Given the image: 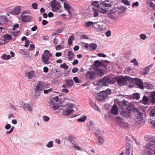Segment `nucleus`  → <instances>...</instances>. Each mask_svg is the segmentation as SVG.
<instances>
[{"label": "nucleus", "mask_w": 155, "mask_h": 155, "mask_svg": "<svg viewBox=\"0 0 155 155\" xmlns=\"http://www.w3.org/2000/svg\"><path fill=\"white\" fill-rule=\"evenodd\" d=\"M145 140L148 142L144 146V151L149 154H155L154 148L155 147V138L151 135L145 137Z\"/></svg>", "instance_id": "nucleus-1"}, {"label": "nucleus", "mask_w": 155, "mask_h": 155, "mask_svg": "<svg viewBox=\"0 0 155 155\" xmlns=\"http://www.w3.org/2000/svg\"><path fill=\"white\" fill-rule=\"evenodd\" d=\"M95 98L98 101H101L105 99L107 97V89L102 91L96 94Z\"/></svg>", "instance_id": "nucleus-2"}, {"label": "nucleus", "mask_w": 155, "mask_h": 155, "mask_svg": "<svg viewBox=\"0 0 155 155\" xmlns=\"http://www.w3.org/2000/svg\"><path fill=\"white\" fill-rule=\"evenodd\" d=\"M119 14V11L114 9L108 11L107 15L110 18L114 19L118 17Z\"/></svg>", "instance_id": "nucleus-3"}, {"label": "nucleus", "mask_w": 155, "mask_h": 155, "mask_svg": "<svg viewBox=\"0 0 155 155\" xmlns=\"http://www.w3.org/2000/svg\"><path fill=\"white\" fill-rule=\"evenodd\" d=\"M143 118V116L142 113L137 112L135 114L134 120L136 124H140L142 123Z\"/></svg>", "instance_id": "nucleus-4"}, {"label": "nucleus", "mask_w": 155, "mask_h": 155, "mask_svg": "<svg viewBox=\"0 0 155 155\" xmlns=\"http://www.w3.org/2000/svg\"><path fill=\"white\" fill-rule=\"evenodd\" d=\"M96 85L100 86V87L107 86V76L97 81L96 82Z\"/></svg>", "instance_id": "nucleus-5"}, {"label": "nucleus", "mask_w": 155, "mask_h": 155, "mask_svg": "<svg viewBox=\"0 0 155 155\" xmlns=\"http://www.w3.org/2000/svg\"><path fill=\"white\" fill-rule=\"evenodd\" d=\"M48 84H45L44 85L42 81H39L38 83L36 86L35 88V91L36 92L37 91H42L44 89L43 86L46 87V86H48Z\"/></svg>", "instance_id": "nucleus-6"}, {"label": "nucleus", "mask_w": 155, "mask_h": 155, "mask_svg": "<svg viewBox=\"0 0 155 155\" xmlns=\"http://www.w3.org/2000/svg\"><path fill=\"white\" fill-rule=\"evenodd\" d=\"M116 80L120 85H126L125 76L124 77L121 76L117 77L116 78Z\"/></svg>", "instance_id": "nucleus-7"}, {"label": "nucleus", "mask_w": 155, "mask_h": 155, "mask_svg": "<svg viewBox=\"0 0 155 155\" xmlns=\"http://www.w3.org/2000/svg\"><path fill=\"white\" fill-rule=\"evenodd\" d=\"M21 21L23 22H28L31 21L32 17L29 15H24L21 17Z\"/></svg>", "instance_id": "nucleus-8"}, {"label": "nucleus", "mask_w": 155, "mask_h": 155, "mask_svg": "<svg viewBox=\"0 0 155 155\" xmlns=\"http://www.w3.org/2000/svg\"><path fill=\"white\" fill-rule=\"evenodd\" d=\"M120 114L123 117L126 118H128L131 116V112L127 110L124 109H122L120 112Z\"/></svg>", "instance_id": "nucleus-9"}, {"label": "nucleus", "mask_w": 155, "mask_h": 155, "mask_svg": "<svg viewBox=\"0 0 155 155\" xmlns=\"http://www.w3.org/2000/svg\"><path fill=\"white\" fill-rule=\"evenodd\" d=\"M21 7L20 6H17L15 9L12 10L11 13L14 15L19 14L21 12Z\"/></svg>", "instance_id": "nucleus-10"}, {"label": "nucleus", "mask_w": 155, "mask_h": 155, "mask_svg": "<svg viewBox=\"0 0 155 155\" xmlns=\"http://www.w3.org/2000/svg\"><path fill=\"white\" fill-rule=\"evenodd\" d=\"M134 82L140 88L142 89H144L143 83L140 79L135 78L134 79Z\"/></svg>", "instance_id": "nucleus-11"}, {"label": "nucleus", "mask_w": 155, "mask_h": 155, "mask_svg": "<svg viewBox=\"0 0 155 155\" xmlns=\"http://www.w3.org/2000/svg\"><path fill=\"white\" fill-rule=\"evenodd\" d=\"M41 59L43 62L45 64H49L50 62L49 61V58L47 55H45L43 54L42 55Z\"/></svg>", "instance_id": "nucleus-12"}, {"label": "nucleus", "mask_w": 155, "mask_h": 155, "mask_svg": "<svg viewBox=\"0 0 155 155\" xmlns=\"http://www.w3.org/2000/svg\"><path fill=\"white\" fill-rule=\"evenodd\" d=\"M89 76V79L91 80H94L96 78V75L93 71H88L87 72L86 76Z\"/></svg>", "instance_id": "nucleus-13"}, {"label": "nucleus", "mask_w": 155, "mask_h": 155, "mask_svg": "<svg viewBox=\"0 0 155 155\" xmlns=\"http://www.w3.org/2000/svg\"><path fill=\"white\" fill-rule=\"evenodd\" d=\"M74 111V110L73 109H71L70 110L63 109L62 114L65 116H68L73 114Z\"/></svg>", "instance_id": "nucleus-14"}, {"label": "nucleus", "mask_w": 155, "mask_h": 155, "mask_svg": "<svg viewBox=\"0 0 155 155\" xmlns=\"http://www.w3.org/2000/svg\"><path fill=\"white\" fill-rule=\"evenodd\" d=\"M116 80V79H115V77L113 75L112 76H108L107 78V83L114 84Z\"/></svg>", "instance_id": "nucleus-15"}, {"label": "nucleus", "mask_w": 155, "mask_h": 155, "mask_svg": "<svg viewBox=\"0 0 155 155\" xmlns=\"http://www.w3.org/2000/svg\"><path fill=\"white\" fill-rule=\"evenodd\" d=\"M95 73L98 76H102L104 75V72L99 68H95Z\"/></svg>", "instance_id": "nucleus-16"}, {"label": "nucleus", "mask_w": 155, "mask_h": 155, "mask_svg": "<svg viewBox=\"0 0 155 155\" xmlns=\"http://www.w3.org/2000/svg\"><path fill=\"white\" fill-rule=\"evenodd\" d=\"M65 81H66V84L67 87L69 88H71L74 85L73 81L72 79L69 80L65 79Z\"/></svg>", "instance_id": "nucleus-17"}, {"label": "nucleus", "mask_w": 155, "mask_h": 155, "mask_svg": "<svg viewBox=\"0 0 155 155\" xmlns=\"http://www.w3.org/2000/svg\"><path fill=\"white\" fill-rule=\"evenodd\" d=\"M131 150V144L130 143H127L126 146L125 153L127 155H129L130 154Z\"/></svg>", "instance_id": "nucleus-18"}, {"label": "nucleus", "mask_w": 155, "mask_h": 155, "mask_svg": "<svg viewBox=\"0 0 155 155\" xmlns=\"http://www.w3.org/2000/svg\"><path fill=\"white\" fill-rule=\"evenodd\" d=\"M118 109L117 105L114 104L111 109V112L114 115H116L118 114Z\"/></svg>", "instance_id": "nucleus-19"}, {"label": "nucleus", "mask_w": 155, "mask_h": 155, "mask_svg": "<svg viewBox=\"0 0 155 155\" xmlns=\"http://www.w3.org/2000/svg\"><path fill=\"white\" fill-rule=\"evenodd\" d=\"M22 107L25 110H29L30 111H31L32 110V108L29 104H26L24 103L22 106Z\"/></svg>", "instance_id": "nucleus-20"}, {"label": "nucleus", "mask_w": 155, "mask_h": 155, "mask_svg": "<svg viewBox=\"0 0 155 155\" xmlns=\"http://www.w3.org/2000/svg\"><path fill=\"white\" fill-rule=\"evenodd\" d=\"M35 74V72L31 70L30 71L27 72V74L29 79H31L33 77L35 78L36 75L34 74Z\"/></svg>", "instance_id": "nucleus-21"}, {"label": "nucleus", "mask_w": 155, "mask_h": 155, "mask_svg": "<svg viewBox=\"0 0 155 155\" xmlns=\"http://www.w3.org/2000/svg\"><path fill=\"white\" fill-rule=\"evenodd\" d=\"M150 99L152 103H155V91L150 93Z\"/></svg>", "instance_id": "nucleus-22"}, {"label": "nucleus", "mask_w": 155, "mask_h": 155, "mask_svg": "<svg viewBox=\"0 0 155 155\" xmlns=\"http://www.w3.org/2000/svg\"><path fill=\"white\" fill-rule=\"evenodd\" d=\"M97 45L96 44L92 43L90 44L89 47L88 48L90 51H94L96 49L97 47Z\"/></svg>", "instance_id": "nucleus-23"}, {"label": "nucleus", "mask_w": 155, "mask_h": 155, "mask_svg": "<svg viewBox=\"0 0 155 155\" xmlns=\"http://www.w3.org/2000/svg\"><path fill=\"white\" fill-rule=\"evenodd\" d=\"M126 84L130 83H134V79L127 76H125Z\"/></svg>", "instance_id": "nucleus-24"}, {"label": "nucleus", "mask_w": 155, "mask_h": 155, "mask_svg": "<svg viewBox=\"0 0 155 155\" xmlns=\"http://www.w3.org/2000/svg\"><path fill=\"white\" fill-rule=\"evenodd\" d=\"M74 107V105L72 103H69L66 104L64 107L65 108V110H70L71 108H73Z\"/></svg>", "instance_id": "nucleus-25"}, {"label": "nucleus", "mask_w": 155, "mask_h": 155, "mask_svg": "<svg viewBox=\"0 0 155 155\" xmlns=\"http://www.w3.org/2000/svg\"><path fill=\"white\" fill-rule=\"evenodd\" d=\"M118 125L120 127L122 128H126L130 127L129 125L128 124L123 122L121 123H120Z\"/></svg>", "instance_id": "nucleus-26"}, {"label": "nucleus", "mask_w": 155, "mask_h": 155, "mask_svg": "<svg viewBox=\"0 0 155 155\" xmlns=\"http://www.w3.org/2000/svg\"><path fill=\"white\" fill-rule=\"evenodd\" d=\"M75 38V37L74 35H71L69 38L68 40V44L69 46H71L72 43V41H73Z\"/></svg>", "instance_id": "nucleus-27"}, {"label": "nucleus", "mask_w": 155, "mask_h": 155, "mask_svg": "<svg viewBox=\"0 0 155 155\" xmlns=\"http://www.w3.org/2000/svg\"><path fill=\"white\" fill-rule=\"evenodd\" d=\"M91 5L95 6L97 8H100V5L99 2L97 1H94L92 2Z\"/></svg>", "instance_id": "nucleus-28"}, {"label": "nucleus", "mask_w": 155, "mask_h": 155, "mask_svg": "<svg viewBox=\"0 0 155 155\" xmlns=\"http://www.w3.org/2000/svg\"><path fill=\"white\" fill-rule=\"evenodd\" d=\"M99 5L100 7L104 8L107 7V0H105L104 1H99Z\"/></svg>", "instance_id": "nucleus-29"}, {"label": "nucleus", "mask_w": 155, "mask_h": 155, "mask_svg": "<svg viewBox=\"0 0 155 155\" xmlns=\"http://www.w3.org/2000/svg\"><path fill=\"white\" fill-rule=\"evenodd\" d=\"M74 55V53L72 51H70L68 52V58L70 60H71Z\"/></svg>", "instance_id": "nucleus-30"}, {"label": "nucleus", "mask_w": 155, "mask_h": 155, "mask_svg": "<svg viewBox=\"0 0 155 155\" xmlns=\"http://www.w3.org/2000/svg\"><path fill=\"white\" fill-rule=\"evenodd\" d=\"M132 98L133 99L139 100L140 98V94L138 93H134L133 94Z\"/></svg>", "instance_id": "nucleus-31"}, {"label": "nucleus", "mask_w": 155, "mask_h": 155, "mask_svg": "<svg viewBox=\"0 0 155 155\" xmlns=\"http://www.w3.org/2000/svg\"><path fill=\"white\" fill-rule=\"evenodd\" d=\"M94 64L96 66V68H99L102 64V62L100 60H96L94 61Z\"/></svg>", "instance_id": "nucleus-32"}, {"label": "nucleus", "mask_w": 155, "mask_h": 155, "mask_svg": "<svg viewBox=\"0 0 155 155\" xmlns=\"http://www.w3.org/2000/svg\"><path fill=\"white\" fill-rule=\"evenodd\" d=\"M3 38L8 40H11L12 39L11 35L8 34L4 35L3 36Z\"/></svg>", "instance_id": "nucleus-33"}, {"label": "nucleus", "mask_w": 155, "mask_h": 155, "mask_svg": "<svg viewBox=\"0 0 155 155\" xmlns=\"http://www.w3.org/2000/svg\"><path fill=\"white\" fill-rule=\"evenodd\" d=\"M34 93L35 95L33 96V98L34 99H37L39 97L41 92H38V91H37L36 92L35 91Z\"/></svg>", "instance_id": "nucleus-34"}, {"label": "nucleus", "mask_w": 155, "mask_h": 155, "mask_svg": "<svg viewBox=\"0 0 155 155\" xmlns=\"http://www.w3.org/2000/svg\"><path fill=\"white\" fill-rule=\"evenodd\" d=\"M87 125L89 128V130H90L93 128L94 125L92 121H89L87 123Z\"/></svg>", "instance_id": "nucleus-35"}, {"label": "nucleus", "mask_w": 155, "mask_h": 155, "mask_svg": "<svg viewBox=\"0 0 155 155\" xmlns=\"http://www.w3.org/2000/svg\"><path fill=\"white\" fill-rule=\"evenodd\" d=\"M149 100L147 97L144 96L143 99L142 100V102L144 104H147Z\"/></svg>", "instance_id": "nucleus-36"}, {"label": "nucleus", "mask_w": 155, "mask_h": 155, "mask_svg": "<svg viewBox=\"0 0 155 155\" xmlns=\"http://www.w3.org/2000/svg\"><path fill=\"white\" fill-rule=\"evenodd\" d=\"M59 5H55V6L51 8V10L54 12H57L59 9Z\"/></svg>", "instance_id": "nucleus-37"}, {"label": "nucleus", "mask_w": 155, "mask_h": 155, "mask_svg": "<svg viewBox=\"0 0 155 155\" xmlns=\"http://www.w3.org/2000/svg\"><path fill=\"white\" fill-rule=\"evenodd\" d=\"M94 24V23L91 21H88L87 22H86L84 26L86 28H88L92 25H93Z\"/></svg>", "instance_id": "nucleus-38"}, {"label": "nucleus", "mask_w": 155, "mask_h": 155, "mask_svg": "<svg viewBox=\"0 0 155 155\" xmlns=\"http://www.w3.org/2000/svg\"><path fill=\"white\" fill-rule=\"evenodd\" d=\"M115 121L118 123L119 124L120 123H121L123 122V119L120 117H117L115 119Z\"/></svg>", "instance_id": "nucleus-39"}, {"label": "nucleus", "mask_w": 155, "mask_h": 155, "mask_svg": "<svg viewBox=\"0 0 155 155\" xmlns=\"http://www.w3.org/2000/svg\"><path fill=\"white\" fill-rule=\"evenodd\" d=\"M97 138H98V142L99 143V145H102L104 141V138L100 136L98 137Z\"/></svg>", "instance_id": "nucleus-40"}, {"label": "nucleus", "mask_w": 155, "mask_h": 155, "mask_svg": "<svg viewBox=\"0 0 155 155\" xmlns=\"http://www.w3.org/2000/svg\"><path fill=\"white\" fill-rule=\"evenodd\" d=\"M1 57L2 59L4 60H8L10 58L11 56L10 55H7L4 54Z\"/></svg>", "instance_id": "nucleus-41"}, {"label": "nucleus", "mask_w": 155, "mask_h": 155, "mask_svg": "<svg viewBox=\"0 0 155 155\" xmlns=\"http://www.w3.org/2000/svg\"><path fill=\"white\" fill-rule=\"evenodd\" d=\"M87 118V117L86 116H84L78 119L77 121L79 122H84Z\"/></svg>", "instance_id": "nucleus-42"}, {"label": "nucleus", "mask_w": 155, "mask_h": 155, "mask_svg": "<svg viewBox=\"0 0 155 155\" xmlns=\"http://www.w3.org/2000/svg\"><path fill=\"white\" fill-rule=\"evenodd\" d=\"M91 106L95 110H98V107L94 103H91L90 104Z\"/></svg>", "instance_id": "nucleus-43"}, {"label": "nucleus", "mask_w": 155, "mask_h": 155, "mask_svg": "<svg viewBox=\"0 0 155 155\" xmlns=\"http://www.w3.org/2000/svg\"><path fill=\"white\" fill-rule=\"evenodd\" d=\"M55 5H58L56 3V1L55 0H54L51 2L50 6L51 8L54 7Z\"/></svg>", "instance_id": "nucleus-44"}, {"label": "nucleus", "mask_w": 155, "mask_h": 155, "mask_svg": "<svg viewBox=\"0 0 155 155\" xmlns=\"http://www.w3.org/2000/svg\"><path fill=\"white\" fill-rule=\"evenodd\" d=\"M64 8L66 10L70 9V6L66 2H64Z\"/></svg>", "instance_id": "nucleus-45"}, {"label": "nucleus", "mask_w": 155, "mask_h": 155, "mask_svg": "<svg viewBox=\"0 0 155 155\" xmlns=\"http://www.w3.org/2000/svg\"><path fill=\"white\" fill-rule=\"evenodd\" d=\"M134 109V106L132 105H128L127 108V110L130 112L132 111Z\"/></svg>", "instance_id": "nucleus-46"}, {"label": "nucleus", "mask_w": 155, "mask_h": 155, "mask_svg": "<svg viewBox=\"0 0 155 155\" xmlns=\"http://www.w3.org/2000/svg\"><path fill=\"white\" fill-rule=\"evenodd\" d=\"M103 8H98V11L100 13L106 14L107 13V10L104 9Z\"/></svg>", "instance_id": "nucleus-47"}, {"label": "nucleus", "mask_w": 155, "mask_h": 155, "mask_svg": "<svg viewBox=\"0 0 155 155\" xmlns=\"http://www.w3.org/2000/svg\"><path fill=\"white\" fill-rule=\"evenodd\" d=\"M145 87L148 89L151 88L152 87V85L149 83H146L145 84Z\"/></svg>", "instance_id": "nucleus-48"}, {"label": "nucleus", "mask_w": 155, "mask_h": 155, "mask_svg": "<svg viewBox=\"0 0 155 155\" xmlns=\"http://www.w3.org/2000/svg\"><path fill=\"white\" fill-rule=\"evenodd\" d=\"M75 137L71 135H69L68 136V140L70 141V143H71L72 140L75 139Z\"/></svg>", "instance_id": "nucleus-49"}, {"label": "nucleus", "mask_w": 155, "mask_h": 155, "mask_svg": "<svg viewBox=\"0 0 155 155\" xmlns=\"http://www.w3.org/2000/svg\"><path fill=\"white\" fill-rule=\"evenodd\" d=\"M92 8L94 12V17H96L98 15V12L97 10L95 9L94 7H92Z\"/></svg>", "instance_id": "nucleus-50"}, {"label": "nucleus", "mask_w": 155, "mask_h": 155, "mask_svg": "<svg viewBox=\"0 0 155 155\" xmlns=\"http://www.w3.org/2000/svg\"><path fill=\"white\" fill-rule=\"evenodd\" d=\"M73 79L74 81L77 83H80L81 82V80H79L78 77H76L73 78Z\"/></svg>", "instance_id": "nucleus-51"}, {"label": "nucleus", "mask_w": 155, "mask_h": 155, "mask_svg": "<svg viewBox=\"0 0 155 155\" xmlns=\"http://www.w3.org/2000/svg\"><path fill=\"white\" fill-rule=\"evenodd\" d=\"M60 67L65 69H67L68 68V66L65 63H64L60 65Z\"/></svg>", "instance_id": "nucleus-52"}, {"label": "nucleus", "mask_w": 155, "mask_h": 155, "mask_svg": "<svg viewBox=\"0 0 155 155\" xmlns=\"http://www.w3.org/2000/svg\"><path fill=\"white\" fill-rule=\"evenodd\" d=\"M53 141H50L46 145V146L48 148H51L53 146Z\"/></svg>", "instance_id": "nucleus-53"}, {"label": "nucleus", "mask_w": 155, "mask_h": 155, "mask_svg": "<svg viewBox=\"0 0 155 155\" xmlns=\"http://www.w3.org/2000/svg\"><path fill=\"white\" fill-rule=\"evenodd\" d=\"M110 2V3H107V7H111L113 5V1L112 0H107V2Z\"/></svg>", "instance_id": "nucleus-54"}, {"label": "nucleus", "mask_w": 155, "mask_h": 155, "mask_svg": "<svg viewBox=\"0 0 155 155\" xmlns=\"http://www.w3.org/2000/svg\"><path fill=\"white\" fill-rule=\"evenodd\" d=\"M38 4L36 3H34L31 5L32 8L35 9H36L38 8Z\"/></svg>", "instance_id": "nucleus-55"}, {"label": "nucleus", "mask_w": 155, "mask_h": 155, "mask_svg": "<svg viewBox=\"0 0 155 155\" xmlns=\"http://www.w3.org/2000/svg\"><path fill=\"white\" fill-rule=\"evenodd\" d=\"M131 55V52H127L125 53L124 54V57L127 58H129Z\"/></svg>", "instance_id": "nucleus-56"}, {"label": "nucleus", "mask_w": 155, "mask_h": 155, "mask_svg": "<svg viewBox=\"0 0 155 155\" xmlns=\"http://www.w3.org/2000/svg\"><path fill=\"white\" fill-rule=\"evenodd\" d=\"M35 49V45L33 44H31L28 51H33Z\"/></svg>", "instance_id": "nucleus-57"}, {"label": "nucleus", "mask_w": 155, "mask_h": 155, "mask_svg": "<svg viewBox=\"0 0 155 155\" xmlns=\"http://www.w3.org/2000/svg\"><path fill=\"white\" fill-rule=\"evenodd\" d=\"M122 2L125 5H129L130 4L129 1L127 0H121Z\"/></svg>", "instance_id": "nucleus-58"}, {"label": "nucleus", "mask_w": 155, "mask_h": 155, "mask_svg": "<svg viewBox=\"0 0 155 155\" xmlns=\"http://www.w3.org/2000/svg\"><path fill=\"white\" fill-rule=\"evenodd\" d=\"M19 52L22 55H26L27 54V52L24 51L23 49H20Z\"/></svg>", "instance_id": "nucleus-59"}, {"label": "nucleus", "mask_w": 155, "mask_h": 155, "mask_svg": "<svg viewBox=\"0 0 155 155\" xmlns=\"http://www.w3.org/2000/svg\"><path fill=\"white\" fill-rule=\"evenodd\" d=\"M80 38L81 39H83V38L88 39L89 38L87 37V36L86 35H82L80 36Z\"/></svg>", "instance_id": "nucleus-60"}, {"label": "nucleus", "mask_w": 155, "mask_h": 155, "mask_svg": "<svg viewBox=\"0 0 155 155\" xmlns=\"http://www.w3.org/2000/svg\"><path fill=\"white\" fill-rule=\"evenodd\" d=\"M150 114L152 116H155V109L154 108L152 109L150 112Z\"/></svg>", "instance_id": "nucleus-61"}, {"label": "nucleus", "mask_w": 155, "mask_h": 155, "mask_svg": "<svg viewBox=\"0 0 155 155\" xmlns=\"http://www.w3.org/2000/svg\"><path fill=\"white\" fill-rule=\"evenodd\" d=\"M140 38L142 40H144L146 39V35L143 34H141L140 35Z\"/></svg>", "instance_id": "nucleus-62"}, {"label": "nucleus", "mask_w": 155, "mask_h": 155, "mask_svg": "<svg viewBox=\"0 0 155 155\" xmlns=\"http://www.w3.org/2000/svg\"><path fill=\"white\" fill-rule=\"evenodd\" d=\"M30 41L28 39L26 40L25 41V44L24 45V46L25 47H28L29 45Z\"/></svg>", "instance_id": "nucleus-63"}, {"label": "nucleus", "mask_w": 155, "mask_h": 155, "mask_svg": "<svg viewBox=\"0 0 155 155\" xmlns=\"http://www.w3.org/2000/svg\"><path fill=\"white\" fill-rule=\"evenodd\" d=\"M101 132V131L100 130H97L95 132V134L96 136H97V137H98L99 135Z\"/></svg>", "instance_id": "nucleus-64"}]
</instances>
